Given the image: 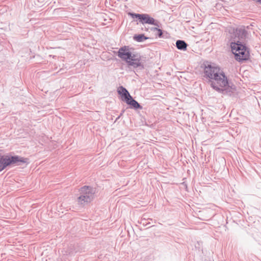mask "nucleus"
I'll use <instances>...</instances> for the list:
<instances>
[{
    "instance_id": "obj_1",
    "label": "nucleus",
    "mask_w": 261,
    "mask_h": 261,
    "mask_svg": "<svg viewBox=\"0 0 261 261\" xmlns=\"http://www.w3.org/2000/svg\"><path fill=\"white\" fill-rule=\"evenodd\" d=\"M205 75L213 80L212 87L217 91L225 89L228 86V81L224 72L218 66L208 65L204 69Z\"/></svg>"
},
{
    "instance_id": "obj_9",
    "label": "nucleus",
    "mask_w": 261,
    "mask_h": 261,
    "mask_svg": "<svg viewBox=\"0 0 261 261\" xmlns=\"http://www.w3.org/2000/svg\"><path fill=\"white\" fill-rule=\"evenodd\" d=\"M176 46L179 49L186 50L187 48V44L185 41L181 40H178L176 41Z\"/></svg>"
},
{
    "instance_id": "obj_12",
    "label": "nucleus",
    "mask_w": 261,
    "mask_h": 261,
    "mask_svg": "<svg viewBox=\"0 0 261 261\" xmlns=\"http://www.w3.org/2000/svg\"><path fill=\"white\" fill-rule=\"evenodd\" d=\"M236 33H237V34H240L241 33H242L241 36L240 37L239 36L238 37H239V39L240 40H242L243 39V38H244V37L243 36L244 35V32L239 31V32H238V31H237Z\"/></svg>"
},
{
    "instance_id": "obj_13",
    "label": "nucleus",
    "mask_w": 261,
    "mask_h": 261,
    "mask_svg": "<svg viewBox=\"0 0 261 261\" xmlns=\"http://www.w3.org/2000/svg\"><path fill=\"white\" fill-rule=\"evenodd\" d=\"M257 2H258L260 4H261V0H258Z\"/></svg>"
},
{
    "instance_id": "obj_11",
    "label": "nucleus",
    "mask_w": 261,
    "mask_h": 261,
    "mask_svg": "<svg viewBox=\"0 0 261 261\" xmlns=\"http://www.w3.org/2000/svg\"><path fill=\"white\" fill-rule=\"evenodd\" d=\"M152 30L156 32V35L159 37H161L163 34L162 31L161 29L154 28L152 29Z\"/></svg>"
},
{
    "instance_id": "obj_5",
    "label": "nucleus",
    "mask_w": 261,
    "mask_h": 261,
    "mask_svg": "<svg viewBox=\"0 0 261 261\" xmlns=\"http://www.w3.org/2000/svg\"><path fill=\"white\" fill-rule=\"evenodd\" d=\"M81 196L77 198L79 204H84L91 202L94 197L93 189L89 186H84L80 190Z\"/></svg>"
},
{
    "instance_id": "obj_2",
    "label": "nucleus",
    "mask_w": 261,
    "mask_h": 261,
    "mask_svg": "<svg viewBox=\"0 0 261 261\" xmlns=\"http://www.w3.org/2000/svg\"><path fill=\"white\" fill-rule=\"evenodd\" d=\"M231 49L234 56V59L239 61H246L249 59L250 53L246 46L240 43L233 42L230 43Z\"/></svg>"
},
{
    "instance_id": "obj_7",
    "label": "nucleus",
    "mask_w": 261,
    "mask_h": 261,
    "mask_svg": "<svg viewBox=\"0 0 261 261\" xmlns=\"http://www.w3.org/2000/svg\"><path fill=\"white\" fill-rule=\"evenodd\" d=\"M131 15L133 17L138 18L140 20V22L142 24H154V19L153 18L150 17L148 14H132Z\"/></svg>"
},
{
    "instance_id": "obj_6",
    "label": "nucleus",
    "mask_w": 261,
    "mask_h": 261,
    "mask_svg": "<svg viewBox=\"0 0 261 261\" xmlns=\"http://www.w3.org/2000/svg\"><path fill=\"white\" fill-rule=\"evenodd\" d=\"M125 61L128 65L134 67H138L141 65L140 57L133 53L130 54V56H128Z\"/></svg>"
},
{
    "instance_id": "obj_3",
    "label": "nucleus",
    "mask_w": 261,
    "mask_h": 261,
    "mask_svg": "<svg viewBox=\"0 0 261 261\" xmlns=\"http://www.w3.org/2000/svg\"><path fill=\"white\" fill-rule=\"evenodd\" d=\"M28 159L19 156L3 155L0 158V171L3 170L6 167L11 164H16L18 162L25 163Z\"/></svg>"
},
{
    "instance_id": "obj_4",
    "label": "nucleus",
    "mask_w": 261,
    "mask_h": 261,
    "mask_svg": "<svg viewBox=\"0 0 261 261\" xmlns=\"http://www.w3.org/2000/svg\"><path fill=\"white\" fill-rule=\"evenodd\" d=\"M117 92L120 96L121 99L125 101L127 105L131 106L135 109L142 108L138 102L133 98L128 91L125 88L122 86L118 87Z\"/></svg>"
},
{
    "instance_id": "obj_8",
    "label": "nucleus",
    "mask_w": 261,
    "mask_h": 261,
    "mask_svg": "<svg viewBox=\"0 0 261 261\" xmlns=\"http://www.w3.org/2000/svg\"><path fill=\"white\" fill-rule=\"evenodd\" d=\"M132 52L128 47L125 46L119 49L118 56L122 60L125 61L126 58H128V56H130V54Z\"/></svg>"
},
{
    "instance_id": "obj_10",
    "label": "nucleus",
    "mask_w": 261,
    "mask_h": 261,
    "mask_svg": "<svg viewBox=\"0 0 261 261\" xmlns=\"http://www.w3.org/2000/svg\"><path fill=\"white\" fill-rule=\"evenodd\" d=\"M134 39L138 42H142L148 39V37H145L143 34L135 35L134 36Z\"/></svg>"
}]
</instances>
